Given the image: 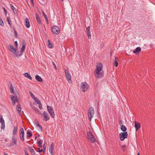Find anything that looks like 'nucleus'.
<instances>
[{
	"label": "nucleus",
	"mask_w": 155,
	"mask_h": 155,
	"mask_svg": "<svg viewBox=\"0 0 155 155\" xmlns=\"http://www.w3.org/2000/svg\"><path fill=\"white\" fill-rule=\"evenodd\" d=\"M64 72L68 81L69 83H71V76L69 71L65 69L64 70Z\"/></svg>",
	"instance_id": "10"
},
{
	"label": "nucleus",
	"mask_w": 155,
	"mask_h": 155,
	"mask_svg": "<svg viewBox=\"0 0 155 155\" xmlns=\"http://www.w3.org/2000/svg\"><path fill=\"white\" fill-rule=\"evenodd\" d=\"M42 13L43 14V16L44 17L47 16L46 15L45 13L43 11L42 12Z\"/></svg>",
	"instance_id": "48"
},
{
	"label": "nucleus",
	"mask_w": 155,
	"mask_h": 155,
	"mask_svg": "<svg viewBox=\"0 0 155 155\" xmlns=\"http://www.w3.org/2000/svg\"><path fill=\"white\" fill-rule=\"evenodd\" d=\"M38 151H37V152H39V153H41L42 151H43V149H40V148H38Z\"/></svg>",
	"instance_id": "40"
},
{
	"label": "nucleus",
	"mask_w": 155,
	"mask_h": 155,
	"mask_svg": "<svg viewBox=\"0 0 155 155\" xmlns=\"http://www.w3.org/2000/svg\"><path fill=\"white\" fill-rule=\"evenodd\" d=\"M16 108L17 110L18 111V113L19 114H20L21 111V105L19 104H18L17 105Z\"/></svg>",
	"instance_id": "23"
},
{
	"label": "nucleus",
	"mask_w": 155,
	"mask_h": 155,
	"mask_svg": "<svg viewBox=\"0 0 155 155\" xmlns=\"http://www.w3.org/2000/svg\"><path fill=\"white\" fill-rule=\"evenodd\" d=\"M43 115L44 120L45 121L49 120V117L48 113L45 111H44L42 114Z\"/></svg>",
	"instance_id": "12"
},
{
	"label": "nucleus",
	"mask_w": 155,
	"mask_h": 155,
	"mask_svg": "<svg viewBox=\"0 0 155 155\" xmlns=\"http://www.w3.org/2000/svg\"><path fill=\"white\" fill-rule=\"evenodd\" d=\"M38 146L39 147H41V148L42 147V146L41 145H38Z\"/></svg>",
	"instance_id": "57"
},
{
	"label": "nucleus",
	"mask_w": 155,
	"mask_h": 155,
	"mask_svg": "<svg viewBox=\"0 0 155 155\" xmlns=\"http://www.w3.org/2000/svg\"><path fill=\"white\" fill-rule=\"evenodd\" d=\"M9 89H10V91L13 94H14L15 95V96H16V94H15V92L14 91V89L13 88V87L12 86V83H11L10 84V86Z\"/></svg>",
	"instance_id": "20"
},
{
	"label": "nucleus",
	"mask_w": 155,
	"mask_h": 155,
	"mask_svg": "<svg viewBox=\"0 0 155 155\" xmlns=\"http://www.w3.org/2000/svg\"><path fill=\"white\" fill-rule=\"evenodd\" d=\"M43 149L44 150L43 152H44L45 151V149L46 148V146L45 145V143H44L43 144Z\"/></svg>",
	"instance_id": "38"
},
{
	"label": "nucleus",
	"mask_w": 155,
	"mask_h": 155,
	"mask_svg": "<svg viewBox=\"0 0 155 155\" xmlns=\"http://www.w3.org/2000/svg\"><path fill=\"white\" fill-rule=\"evenodd\" d=\"M51 29L52 32L54 34L58 35L60 33L59 28L57 26H53L52 27Z\"/></svg>",
	"instance_id": "9"
},
{
	"label": "nucleus",
	"mask_w": 155,
	"mask_h": 155,
	"mask_svg": "<svg viewBox=\"0 0 155 155\" xmlns=\"http://www.w3.org/2000/svg\"><path fill=\"white\" fill-rule=\"evenodd\" d=\"M37 126L38 127H39L41 131H42V127L39 124Z\"/></svg>",
	"instance_id": "45"
},
{
	"label": "nucleus",
	"mask_w": 155,
	"mask_h": 155,
	"mask_svg": "<svg viewBox=\"0 0 155 155\" xmlns=\"http://www.w3.org/2000/svg\"><path fill=\"white\" fill-rule=\"evenodd\" d=\"M4 155H8L7 153H5Z\"/></svg>",
	"instance_id": "59"
},
{
	"label": "nucleus",
	"mask_w": 155,
	"mask_h": 155,
	"mask_svg": "<svg viewBox=\"0 0 155 155\" xmlns=\"http://www.w3.org/2000/svg\"><path fill=\"white\" fill-rule=\"evenodd\" d=\"M5 127V124H2L1 128L2 129H4Z\"/></svg>",
	"instance_id": "43"
},
{
	"label": "nucleus",
	"mask_w": 155,
	"mask_h": 155,
	"mask_svg": "<svg viewBox=\"0 0 155 155\" xmlns=\"http://www.w3.org/2000/svg\"><path fill=\"white\" fill-rule=\"evenodd\" d=\"M26 45V41L25 40H23L22 41V47L21 49V53L24 51Z\"/></svg>",
	"instance_id": "13"
},
{
	"label": "nucleus",
	"mask_w": 155,
	"mask_h": 155,
	"mask_svg": "<svg viewBox=\"0 0 155 155\" xmlns=\"http://www.w3.org/2000/svg\"><path fill=\"white\" fill-rule=\"evenodd\" d=\"M94 113V109L92 107H91L88 110V117L90 120L91 121V119L93 116Z\"/></svg>",
	"instance_id": "7"
},
{
	"label": "nucleus",
	"mask_w": 155,
	"mask_h": 155,
	"mask_svg": "<svg viewBox=\"0 0 155 155\" xmlns=\"http://www.w3.org/2000/svg\"><path fill=\"white\" fill-rule=\"evenodd\" d=\"M40 136V135H39V134L37 136H35V139H36L37 138V137H39Z\"/></svg>",
	"instance_id": "51"
},
{
	"label": "nucleus",
	"mask_w": 155,
	"mask_h": 155,
	"mask_svg": "<svg viewBox=\"0 0 155 155\" xmlns=\"http://www.w3.org/2000/svg\"><path fill=\"white\" fill-rule=\"evenodd\" d=\"M36 16V18L37 21L38 22V23L40 24L41 25L42 24L41 21V20L40 19V18L39 17V15L38 14L36 13L35 14Z\"/></svg>",
	"instance_id": "19"
},
{
	"label": "nucleus",
	"mask_w": 155,
	"mask_h": 155,
	"mask_svg": "<svg viewBox=\"0 0 155 155\" xmlns=\"http://www.w3.org/2000/svg\"><path fill=\"white\" fill-rule=\"evenodd\" d=\"M48 41L49 43V44L48 45V47L50 48H53V45H52V44L50 42V41L49 40H48Z\"/></svg>",
	"instance_id": "33"
},
{
	"label": "nucleus",
	"mask_w": 155,
	"mask_h": 155,
	"mask_svg": "<svg viewBox=\"0 0 155 155\" xmlns=\"http://www.w3.org/2000/svg\"><path fill=\"white\" fill-rule=\"evenodd\" d=\"M15 46L17 48L18 47H17V45H18V43H17V41H15Z\"/></svg>",
	"instance_id": "42"
},
{
	"label": "nucleus",
	"mask_w": 155,
	"mask_h": 155,
	"mask_svg": "<svg viewBox=\"0 0 155 155\" xmlns=\"http://www.w3.org/2000/svg\"><path fill=\"white\" fill-rule=\"evenodd\" d=\"M7 21H8V24H9L10 26H11V24L10 23V20L9 18V17H7Z\"/></svg>",
	"instance_id": "36"
},
{
	"label": "nucleus",
	"mask_w": 155,
	"mask_h": 155,
	"mask_svg": "<svg viewBox=\"0 0 155 155\" xmlns=\"http://www.w3.org/2000/svg\"><path fill=\"white\" fill-rule=\"evenodd\" d=\"M122 147L123 148H125V147H126V146H125V145H123L122 146Z\"/></svg>",
	"instance_id": "58"
},
{
	"label": "nucleus",
	"mask_w": 155,
	"mask_h": 155,
	"mask_svg": "<svg viewBox=\"0 0 155 155\" xmlns=\"http://www.w3.org/2000/svg\"><path fill=\"white\" fill-rule=\"evenodd\" d=\"M9 49L14 54H14L13 55L15 57H18L21 55V54H18V52H17V49L15 48L14 46L11 45H10L9 46Z\"/></svg>",
	"instance_id": "2"
},
{
	"label": "nucleus",
	"mask_w": 155,
	"mask_h": 155,
	"mask_svg": "<svg viewBox=\"0 0 155 155\" xmlns=\"http://www.w3.org/2000/svg\"><path fill=\"white\" fill-rule=\"evenodd\" d=\"M5 141H7V140L6 139H5Z\"/></svg>",
	"instance_id": "61"
},
{
	"label": "nucleus",
	"mask_w": 155,
	"mask_h": 155,
	"mask_svg": "<svg viewBox=\"0 0 155 155\" xmlns=\"http://www.w3.org/2000/svg\"><path fill=\"white\" fill-rule=\"evenodd\" d=\"M14 35H15V37L16 38H17L18 37L16 31L15 29H14Z\"/></svg>",
	"instance_id": "41"
},
{
	"label": "nucleus",
	"mask_w": 155,
	"mask_h": 155,
	"mask_svg": "<svg viewBox=\"0 0 155 155\" xmlns=\"http://www.w3.org/2000/svg\"><path fill=\"white\" fill-rule=\"evenodd\" d=\"M88 139L91 142L94 143L95 142V139L94 138L92 133L91 132H88L87 134Z\"/></svg>",
	"instance_id": "4"
},
{
	"label": "nucleus",
	"mask_w": 155,
	"mask_h": 155,
	"mask_svg": "<svg viewBox=\"0 0 155 155\" xmlns=\"http://www.w3.org/2000/svg\"><path fill=\"white\" fill-rule=\"evenodd\" d=\"M26 1H28V0H26Z\"/></svg>",
	"instance_id": "63"
},
{
	"label": "nucleus",
	"mask_w": 155,
	"mask_h": 155,
	"mask_svg": "<svg viewBox=\"0 0 155 155\" xmlns=\"http://www.w3.org/2000/svg\"><path fill=\"white\" fill-rule=\"evenodd\" d=\"M34 100L39 105H41V103L40 101L39 100L37 97H36L35 99H34Z\"/></svg>",
	"instance_id": "30"
},
{
	"label": "nucleus",
	"mask_w": 155,
	"mask_h": 155,
	"mask_svg": "<svg viewBox=\"0 0 155 155\" xmlns=\"http://www.w3.org/2000/svg\"><path fill=\"white\" fill-rule=\"evenodd\" d=\"M29 93L30 94L31 97L34 100V99H35L36 98V97H35V95L33 94L31 91H29Z\"/></svg>",
	"instance_id": "32"
},
{
	"label": "nucleus",
	"mask_w": 155,
	"mask_h": 155,
	"mask_svg": "<svg viewBox=\"0 0 155 155\" xmlns=\"http://www.w3.org/2000/svg\"><path fill=\"white\" fill-rule=\"evenodd\" d=\"M12 142L13 143L12 145H16V140L15 137L14 136H12Z\"/></svg>",
	"instance_id": "24"
},
{
	"label": "nucleus",
	"mask_w": 155,
	"mask_h": 155,
	"mask_svg": "<svg viewBox=\"0 0 155 155\" xmlns=\"http://www.w3.org/2000/svg\"><path fill=\"white\" fill-rule=\"evenodd\" d=\"M42 144V142L41 140H40L38 142V145H41Z\"/></svg>",
	"instance_id": "39"
},
{
	"label": "nucleus",
	"mask_w": 155,
	"mask_h": 155,
	"mask_svg": "<svg viewBox=\"0 0 155 155\" xmlns=\"http://www.w3.org/2000/svg\"><path fill=\"white\" fill-rule=\"evenodd\" d=\"M35 78L38 81L40 82H42V79L41 77L38 75H36L35 76Z\"/></svg>",
	"instance_id": "22"
},
{
	"label": "nucleus",
	"mask_w": 155,
	"mask_h": 155,
	"mask_svg": "<svg viewBox=\"0 0 155 155\" xmlns=\"http://www.w3.org/2000/svg\"><path fill=\"white\" fill-rule=\"evenodd\" d=\"M34 122L36 126L39 124V122L37 119H35V120Z\"/></svg>",
	"instance_id": "34"
},
{
	"label": "nucleus",
	"mask_w": 155,
	"mask_h": 155,
	"mask_svg": "<svg viewBox=\"0 0 155 155\" xmlns=\"http://www.w3.org/2000/svg\"><path fill=\"white\" fill-rule=\"evenodd\" d=\"M137 155H140V153H137Z\"/></svg>",
	"instance_id": "60"
},
{
	"label": "nucleus",
	"mask_w": 155,
	"mask_h": 155,
	"mask_svg": "<svg viewBox=\"0 0 155 155\" xmlns=\"http://www.w3.org/2000/svg\"><path fill=\"white\" fill-rule=\"evenodd\" d=\"M13 11L15 14H17V12L16 10L15 9V10H14V11Z\"/></svg>",
	"instance_id": "52"
},
{
	"label": "nucleus",
	"mask_w": 155,
	"mask_h": 155,
	"mask_svg": "<svg viewBox=\"0 0 155 155\" xmlns=\"http://www.w3.org/2000/svg\"><path fill=\"white\" fill-rule=\"evenodd\" d=\"M141 51V48L140 47H137L133 51V53L135 54H137V53H139Z\"/></svg>",
	"instance_id": "18"
},
{
	"label": "nucleus",
	"mask_w": 155,
	"mask_h": 155,
	"mask_svg": "<svg viewBox=\"0 0 155 155\" xmlns=\"http://www.w3.org/2000/svg\"><path fill=\"white\" fill-rule=\"evenodd\" d=\"M24 131L23 128L20 129L19 130V137L21 140H24Z\"/></svg>",
	"instance_id": "11"
},
{
	"label": "nucleus",
	"mask_w": 155,
	"mask_h": 155,
	"mask_svg": "<svg viewBox=\"0 0 155 155\" xmlns=\"http://www.w3.org/2000/svg\"><path fill=\"white\" fill-rule=\"evenodd\" d=\"M47 107L48 111L50 115L51 116L52 118H54L55 115L54 114V111L52 107L49 105H47Z\"/></svg>",
	"instance_id": "5"
},
{
	"label": "nucleus",
	"mask_w": 155,
	"mask_h": 155,
	"mask_svg": "<svg viewBox=\"0 0 155 155\" xmlns=\"http://www.w3.org/2000/svg\"><path fill=\"white\" fill-rule=\"evenodd\" d=\"M61 1L63 2V0H61Z\"/></svg>",
	"instance_id": "62"
},
{
	"label": "nucleus",
	"mask_w": 155,
	"mask_h": 155,
	"mask_svg": "<svg viewBox=\"0 0 155 155\" xmlns=\"http://www.w3.org/2000/svg\"><path fill=\"white\" fill-rule=\"evenodd\" d=\"M52 63L53 64V65L54 66V69L56 70H57V67H56V64H55L53 62H52Z\"/></svg>",
	"instance_id": "37"
},
{
	"label": "nucleus",
	"mask_w": 155,
	"mask_h": 155,
	"mask_svg": "<svg viewBox=\"0 0 155 155\" xmlns=\"http://www.w3.org/2000/svg\"><path fill=\"white\" fill-rule=\"evenodd\" d=\"M134 127L136 128V131H137L140 127V123L137 122H135Z\"/></svg>",
	"instance_id": "16"
},
{
	"label": "nucleus",
	"mask_w": 155,
	"mask_h": 155,
	"mask_svg": "<svg viewBox=\"0 0 155 155\" xmlns=\"http://www.w3.org/2000/svg\"><path fill=\"white\" fill-rule=\"evenodd\" d=\"M86 32L87 36L88 38L91 39V35L90 33V27L89 26L87 27L86 29Z\"/></svg>",
	"instance_id": "15"
},
{
	"label": "nucleus",
	"mask_w": 155,
	"mask_h": 155,
	"mask_svg": "<svg viewBox=\"0 0 155 155\" xmlns=\"http://www.w3.org/2000/svg\"><path fill=\"white\" fill-rule=\"evenodd\" d=\"M0 122L2 124H5V121L2 115L0 116Z\"/></svg>",
	"instance_id": "31"
},
{
	"label": "nucleus",
	"mask_w": 155,
	"mask_h": 155,
	"mask_svg": "<svg viewBox=\"0 0 155 155\" xmlns=\"http://www.w3.org/2000/svg\"><path fill=\"white\" fill-rule=\"evenodd\" d=\"M28 148L32 155H35V152L34 150L31 147H28Z\"/></svg>",
	"instance_id": "25"
},
{
	"label": "nucleus",
	"mask_w": 155,
	"mask_h": 155,
	"mask_svg": "<svg viewBox=\"0 0 155 155\" xmlns=\"http://www.w3.org/2000/svg\"><path fill=\"white\" fill-rule=\"evenodd\" d=\"M128 134L127 132H121L119 134V137L121 141H123L125 139L127 138Z\"/></svg>",
	"instance_id": "8"
},
{
	"label": "nucleus",
	"mask_w": 155,
	"mask_h": 155,
	"mask_svg": "<svg viewBox=\"0 0 155 155\" xmlns=\"http://www.w3.org/2000/svg\"><path fill=\"white\" fill-rule=\"evenodd\" d=\"M38 114H41V112L40 111V110L39 111V112H38Z\"/></svg>",
	"instance_id": "56"
},
{
	"label": "nucleus",
	"mask_w": 155,
	"mask_h": 155,
	"mask_svg": "<svg viewBox=\"0 0 155 155\" xmlns=\"http://www.w3.org/2000/svg\"><path fill=\"white\" fill-rule=\"evenodd\" d=\"M81 90L83 92L86 91L89 87V86L87 83L85 82H82L81 83Z\"/></svg>",
	"instance_id": "3"
},
{
	"label": "nucleus",
	"mask_w": 155,
	"mask_h": 155,
	"mask_svg": "<svg viewBox=\"0 0 155 155\" xmlns=\"http://www.w3.org/2000/svg\"><path fill=\"white\" fill-rule=\"evenodd\" d=\"M4 8V12L5 13V15H7V11L6 10V9H5V8Z\"/></svg>",
	"instance_id": "47"
},
{
	"label": "nucleus",
	"mask_w": 155,
	"mask_h": 155,
	"mask_svg": "<svg viewBox=\"0 0 155 155\" xmlns=\"http://www.w3.org/2000/svg\"><path fill=\"white\" fill-rule=\"evenodd\" d=\"M103 66L102 64H99L97 66L95 70L96 74L95 75L96 77L100 78L103 76V74L102 72H100L102 70Z\"/></svg>",
	"instance_id": "1"
},
{
	"label": "nucleus",
	"mask_w": 155,
	"mask_h": 155,
	"mask_svg": "<svg viewBox=\"0 0 155 155\" xmlns=\"http://www.w3.org/2000/svg\"><path fill=\"white\" fill-rule=\"evenodd\" d=\"M34 109L35 110V112L36 113H38V112H39V110L38 109V108L36 109L35 108H34Z\"/></svg>",
	"instance_id": "46"
},
{
	"label": "nucleus",
	"mask_w": 155,
	"mask_h": 155,
	"mask_svg": "<svg viewBox=\"0 0 155 155\" xmlns=\"http://www.w3.org/2000/svg\"><path fill=\"white\" fill-rule=\"evenodd\" d=\"M4 25V23L2 20L1 17H0V25H1L2 26H3Z\"/></svg>",
	"instance_id": "35"
},
{
	"label": "nucleus",
	"mask_w": 155,
	"mask_h": 155,
	"mask_svg": "<svg viewBox=\"0 0 155 155\" xmlns=\"http://www.w3.org/2000/svg\"><path fill=\"white\" fill-rule=\"evenodd\" d=\"M31 131L30 130H28L27 131L26 133L28 135V137H31L32 136V134Z\"/></svg>",
	"instance_id": "29"
},
{
	"label": "nucleus",
	"mask_w": 155,
	"mask_h": 155,
	"mask_svg": "<svg viewBox=\"0 0 155 155\" xmlns=\"http://www.w3.org/2000/svg\"><path fill=\"white\" fill-rule=\"evenodd\" d=\"M25 155H28L27 153V151H26V150H25Z\"/></svg>",
	"instance_id": "53"
},
{
	"label": "nucleus",
	"mask_w": 155,
	"mask_h": 155,
	"mask_svg": "<svg viewBox=\"0 0 155 155\" xmlns=\"http://www.w3.org/2000/svg\"><path fill=\"white\" fill-rule=\"evenodd\" d=\"M24 75L28 79H30V80L32 79L30 75L28 73H25L24 74Z\"/></svg>",
	"instance_id": "27"
},
{
	"label": "nucleus",
	"mask_w": 155,
	"mask_h": 155,
	"mask_svg": "<svg viewBox=\"0 0 155 155\" xmlns=\"http://www.w3.org/2000/svg\"><path fill=\"white\" fill-rule=\"evenodd\" d=\"M16 1H18V0H15Z\"/></svg>",
	"instance_id": "64"
},
{
	"label": "nucleus",
	"mask_w": 155,
	"mask_h": 155,
	"mask_svg": "<svg viewBox=\"0 0 155 155\" xmlns=\"http://www.w3.org/2000/svg\"><path fill=\"white\" fill-rule=\"evenodd\" d=\"M39 108L41 109L42 108V107L41 106V105H39Z\"/></svg>",
	"instance_id": "50"
},
{
	"label": "nucleus",
	"mask_w": 155,
	"mask_h": 155,
	"mask_svg": "<svg viewBox=\"0 0 155 155\" xmlns=\"http://www.w3.org/2000/svg\"><path fill=\"white\" fill-rule=\"evenodd\" d=\"M44 18H45V21H46L48 23V18H47V16H46V17H44Z\"/></svg>",
	"instance_id": "49"
},
{
	"label": "nucleus",
	"mask_w": 155,
	"mask_h": 155,
	"mask_svg": "<svg viewBox=\"0 0 155 155\" xmlns=\"http://www.w3.org/2000/svg\"><path fill=\"white\" fill-rule=\"evenodd\" d=\"M120 123L119 124H122V121L121 120H120Z\"/></svg>",
	"instance_id": "55"
},
{
	"label": "nucleus",
	"mask_w": 155,
	"mask_h": 155,
	"mask_svg": "<svg viewBox=\"0 0 155 155\" xmlns=\"http://www.w3.org/2000/svg\"><path fill=\"white\" fill-rule=\"evenodd\" d=\"M31 2V3L33 4V5H34V2L33 0H30Z\"/></svg>",
	"instance_id": "54"
},
{
	"label": "nucleus",
	"mask_w": 155,
	"mask_h": 155,
	"mask_svg": "<svg viewBox=\"0 0 155 155\" xmlns=\"http://www.w3.org/2000/svg\"><path fill=\"white\" fill-rule=\"evenodd\" d=\"M11 99L13 105L14 106L15 105V103L17 102L18 104L19 103V99L17 98V96L11 95Z\"/></svg>",
	"instance_id": "6"
},
{
	"label": "nucleus",
	"mask_w": 155,
	"mask_h": 155,
	"mask_svg": "<svg viewBox=\"0 0 155 155\" xmlns=\"http://www.w3.org/2000/svg\"><path fill=\"white\" fill-rule=\"evenodd\" d=\"M10 6H11V7L12 9L13 10V11H14V10H15V9H14L13 5L12 4H10Z\"/></svg>",
	"instance_id": "44"
},
{
	"label": "nucleus",
	"mask_w": 155,
	"mask_h": 155,
	"mask_svg": "<svg viewBox=\"0 0 155 155\" xmlns=\"http://www.w3.org/2000/svg\"><path fill=\"white\" fill-rule=\"evenodd\" d=\"M25 26L27 28H29L30 27V23L28 19L26 18L25 19Z\"/></svg>",
	"instance_id": "17"
},
{
	"label": "nucleus",
	"mask_w": 155,
	"mask_h": 155,
	"mask_svg": "<svg viewBox=\"0 0 155 155\" xmlns=\"http://www.w3.org/2000/svg\"><path fill=\"white\" fill-rule=\"evenodd\" d=\"M120 128L121 130L123 132H126V131L127 130V129L126 127L124 125H121L120 126Z\"/></svg>",
	"instance_id": "21"
},
{
	"label": "nucleus",
	"mask_w": 155,
	"mask_h": 155,
	"mask_svg": "<svg viewBox=\"0 0 155 155\" xmlns=\"http://www.w3.org/2000/svg\"><path fill=\"white\" fill-rule=\"evenodd\" d=\"M118 60V58H117L116 57H115L114 61V65H115L116 67H117L118 66V63L117 62Z\"/></svg>",
	"instance_id": "28"
},
{
	"label": "nucleus",
	"mask_w": 155,
	"mask_h": 155,
	"mask_svg": "<svg viewBox=\"0 0 155 155\" xmlns=\"http://www.w3.org/2000/svg\"><path fill=\"white\" fill-rule=\"evenodd\" d=\"M54 149L53 143H52L49 146V151L51 155H54L53 150Z\"/></svg>",
	"instance_id": "14"
},
{
	"label": "nucleus",
	"mask_w": 155,
	"mask_h": 155,
	"mask_svg": "<svg viewBox=\"0 0 155 155\" xmlns=\"http://www.w3.org/2000/svg\"><path fill=\"white\" fill-rule=\"evenodd\" d=\"M18 130V129L17 127L13 126V134L14 135H15L16 134V132Z\"/></svg>",
	"instance_id": "26"
}]
</instances>
